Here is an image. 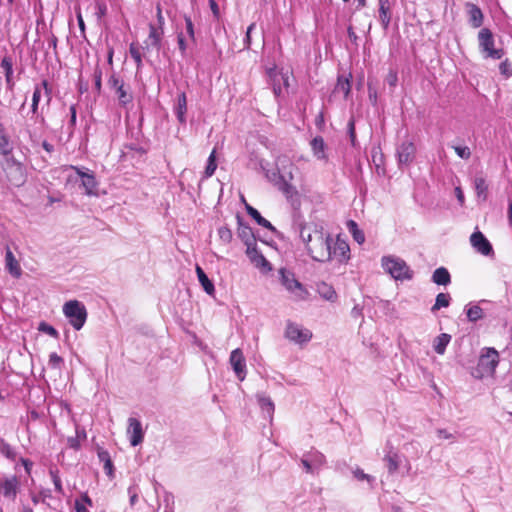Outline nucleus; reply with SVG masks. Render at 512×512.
Here are the masks:
<instances>
[{"mask_svg": "<svg viewBox=\"0 0 512 512\" xmlns=\"http://www.w3.org/2000/svg\"><path fill=\"white\" fill-rule=\"evenodd\" d=\"M5 262H6V269L8 270V272L13 277L19 278L22 274V271H21L18 261L16 260L15 256L13 255V253L9 247L6 248Z\"/></svg>", "mask_w": 512, "mask_h": 512, "instance_id": "22", "label": "nucleus"}, {"mask_svg": "<svg viewBox=\"0 0 512 512\" xmlns=\"http://www.w3.org/2000/svg\"><path fill=\"white\" fill-rule=\"evenodd\" d=\"M470 243L472 247L480 254L484 256H490L494 254L493 247L484 234L480 231H475L470 236Z\"/></svg>", "mask_w": 512, "mask_h": 512, "instance_id": "12", "label": "nucleus"}, {"mask_svg": "<svg viewBox=\"0 0 512 512\" xmlns=\"http://www.w3.org/2000/svg\"><path fill=\"white\" fill-rule=\"evenodd\" d=\"M69 111H70L69 129L71 130V133H72L74 130V127L76 125V121H77L76 105L75 104L71 105L69 108Z\"/></svg>", "mask_w": 512, "mask_h": 512, "instance_id": "55", "label": "nucleus"}, {"mask_svg": "<svg viewBox=\"0 0 512 512\" xmlns=\"http://www.w3.org/2000/svg\"><path fill=\"white\" fill-rule=\"evenodd\" d=\"M11 151L12 145L5 134L3 125L0 123V154L7 158V156H13Z\"/></svg>", "mask_w": 512, "mask_h": 512, "instance_id": "33", "label": "nucleus"}, {"mask_svg": "<svg viewBox=\"0 0 512 512\" xmlns=\"http://www.w3.org/2000/svg\"><path fill=\"white\" fill-rule=\"evenodd\" d=\"M255 27H256V24L251 23L247 28L246 36L244 39V44H245L246 49H249L251 46V32L255 29Z\"/></svg>", "mask_w": 512, "mask_h": 512, "instance_id": "57", "label": "nucleus"}, {"mask_svg": "<svg viewBox=\"0 0 512 512\" xmlns=\"http://www.w3.org/2000/svg\"><path fill=\"white\" fill-rule=\"evenodd\" d=\"M306 456L309 458L312 466L316 471L325 464V456L319 451H310L306 453Z\"/></svg>", "mask_w": 512, "mask_h": 512, "instance_id": "37", "label": "nucleus"}, {"mask_svg": "<svg viewBox=\"0 0 512 512\" xmlns=\"http://www.w3.org/2000/svg\"><path fill=\"white\" fill-rule=\"evenodd\" d=\"M48 365L52 369L61 370L64 365V359L56 352H53L49 355Z\"/></svg>", "mask_w": 512, "mask_h": 512, "instance_id": "45", "label": "nucleus"}, {"mask_svg": "<svg viewBox=\"0 0 512 512\" xmlns=\"http://www.w3.org/2000/svg\"><path fill=\"white\" fill-rule=\"evenodd\" d=\"M363 309L360 305H355L351 310V317L354 319H358L363 317Z\"/></svg>", "mask_w": 512, "mask_h": 512, "instance_id": "62", "label": "nucleus"}, {"mask_svg": "<svg viewBox=\"0 0 512 512\" xmlns=\"http://www.w3.org/2000/svg\"><path fill=\"white\" fill-rule=\"evenodd\" d=\"M311 148L318 159H325V142L321 136H316L311 141Z\"/></svg>", "mask_w": 512, "mask_h": 512, "instance_id": "31", "label": "nucleus"}, {"mask_svg": "<svg viewBox=\"0 0 512 512\" xmlns=\"http://www.w3.org/2000/svg\"><path fill=\"white\" fill-rule=\"evenodd\" d=\"M468 13V22L473 28H479L483 24L484 15L481 9L474 3L465 4Z\"/></svg>", "mask_w": 512, "mask_h": 512, "instance_id": "18", "label": "nucleus"}, {"mask_svg": "<svg viewBox=\"0 0 512 512\" xmlns=\"http://www.w3.org/2000/svg\"><path fill=\"white\" fill-rule=\"evenodd\" d=\"M474 188L478 198H481L483 201L487 199L488 195V184L484 177L476 176L474 179Z\"/></svg>", "mask_w": 512, "mask_h": 512, "instance_id": "30", "label": "nucleus"}, {"mask_svg": "<svg viewBox=\"0 0 512 512\" xmlns=\"http://www.w3.org/2000/svg\"><path fill=\"white\" fill-rule=\"evenodd\" d=\"M350 248L345 240L339 237L334 243L330 244V261L337 260L339 263H343L350 258Z\"/></svg>", "mask_w": 512, "mask_h": 512, "instance_id": "13", "label": "nucleus"}, {"mask_svg": "<svg viewBox=\"0 0 512 512\" xmlns=\"http://www.w3.org/2000/svg\"><path fill=\"white\" fill-rule=\"evenodd\" d=\"M383 460L386 462V467L390 474H393L398 470L401 462L400 456L397 453L392 452V447L389 448V451H387Z\"/></svg>", "mask_w": 512, "mask_h": 512, "instance_id": "26", "label": "nucleus"}, {"mask_svg": "<svg viewBox=\"0 0 512 512\" xmlns=\"http://www.w3.org/2000/svg\"><path fill=\"white\" fill-rule=\"evenodd\" d=\"M97 181L93 173L89 175H83L82 186L85 189L87 195H97Z\"/></svg>", "mask_w": 512, "mask_h": 512, "instance_id": "32", "label": "nucleus"}, {"mask_svg": "<svg viewBox=\"0 0 512 512\" xmlns=\"http://www.w3.org/2000/svg\"><path fill=\"white\" fill-rule=\"evenodd\" d=\"M93 77L95 82V89L98 93H100L102 88V70L98 65L94 69Z\"/></svg>", "mask_w": 512, "mask_h": 512, "instance_id": "50", "label": "nucleus"}, {"mask_svg": "<svg viewBox=\"0 0 512 512\" xmlns=\"http://www.w3.org/2000/svg\"><path fill=\"white\" fill-rule=\"evenodd\" d=\"M2 66L5 68V76H6V80L7 82H10V78H11V75H12V65L11 63L6 59L4 58L2 60Z\"/></svg>", "mask_w": 512, "mask_h": 512, "instance_id": "60", "label": "nucleus"}, {"mask_svg": "<svg viewBox=\"0 0 512 512\" xmlns=\"http://www.w3.org/2000/svg\"><path fill=\"white\" fill-rule=\"evenodd\" d=\"M242 201L245 204L246 212L248 213L249 216H251L256 221V223L258 225H260L264 228H267L274 233H277V229L267 219L262 217L257 209H255L254 207L249 205L243 196H242Z\"/></svg>", "mask_w": 512, "mask_h": 512, "instance_id": "20", "label": "nucleus"}, {"mask_svg": "<svg viewBox=\"0 0 512 512\" xmlns=\"http://www.w3.org/2000/svg\"><path fill=\"white\" fill-rule=\"evenodd\" d=\"M300 237L313 260L318 262L330 261V244L333 239L325 233L322 226L316 224H301Z\"/></svg>", "mask_w": 512, "mask_h": 512, "instance_id": "1", "label": "nucleus"}, {"mask_svg": "<svg viewBox=\"0 0 512 512\" xmlns=\"http://www.w3.org/2000/svg\"><path fill=\"white\" fill-rule=\"evenodd\" d=\"M238 220V237L246 245V248L256 243V238L253 234L252 228L243 223L240 216H237Z\"/></svg>", "mask_w": 512, "mask_h": 512, "instance_id": "19", "label": "nucleus"}, {"mask_svg": "<svg viewBox=\"0 0 512 512\" xmlns=\"http://www.w3.org/2000/svg\"><path fill=\"white\" fill-rule=\"evenodd\" d=\"M184 20H185L186 34L189 37V39L194 43L195 42L194 24L189 16H185Z\"/></svg>", "mask_w": 512, "mask_h": 512, "instance_id": "48", "label": "nucleus"}, {"mask_svg": "<svg viewBox=\"0 0 512 512\" xmlns=\"http://www.w3.org/2000/svg\"><path fill=\"white\" fill-rule=\"evenodd\" d=\"M397 159L400 167L409 166L415 156V146L410 141H404L397 147Z\"/></svg>", "mask_w": 512, "mask_h": 512, "instance_id": "14", "label": "nucleus"}, {"mask_svg": "<svg viewBox=\"0 0 512 512\" xmlns=\"http://www.w3.org/2000/svg\"><path fill=\"white\" fill-rule=\"evenodd\" d=\"M45 97L47 105H49L52 97H51V89L48 87L47 80H43L40 84H37L34 87L33 95H32V104H31V112L33 116L42 124H45V118L39 114V102L42 97Z\"/></svg>", "mask_w": 512, "mask_h": 512, "instance_id": "9", "label": "nucleus"}, {"mask_svg": "<svg viewBox=\"0 0 512 512\" xmlns=\"http://www.w3.org/2000/svg\"><path fill=\"white\" fill-rule=\"evenodd\" d=\"M63 314L74 329L80 330L87 319V310L78 300H70L63 305Z\"/></svg>", "mask_w": 512, "mask_h": 512, "instance_id": "6", "label": "nucleus"}, {"mask_svg": "<svg viewBox=\"0 0 512 512\" xmlns=\"http://www.w3.org/2000/svg\"><path fill=\"white\" fill-rule=\"evenodd\" d=\"M119 103L123 106L127 105L132 101V95L125 89L124 85L119 86L116 91Z\"/></svg>", "mask_w": 512, "mask_h": 512, "instance_id": "43", "label": "nucleus"}, {"mask_svg": "<svg viewBox=\"0 0 512 512\" xmlns=\"http://www.w3.org/2000/svg\"><path fill=\"white\" fill-rule=\"evenodd\" d=\"M175 115L181 124L186 123L187 98L184 92L178 94L177 103L174 108Z\"/></svg>", "mask_w": 512, "mask_h": 512, "instance_id": "23", "label": "nucleus"}, {"mask_svg": "<svg viewBox=\"0 0 512 512\" xmlns=\"http://www.w3.org/2000/svg\"><path fill=\"white\" fill-rule=\"evenodd\" d=\"M454 150L456 154L462 159H469L471 156V151L467 146H455Z\"/></svg>", "mask_w": 512, "mask_h": 512, "instance_id": "53", "label": "nucleus"}, {"mask_svg": "<svg viewBox=\"0 0 512 512\" xmlns=\"http://www.w3.org/2000/svg\"><path fill=\"white\" fill-rule=\"evenodd\" d=\"M354 477L358 480V481H367L368 484L372 487L374 482H375V477H373L372 475H369V474H366L362 469H360L359 467L355 468L353 471H352Z\"/></svg>", "mask_w": 512, "mask_h": 512, "instance_id": "44", "label": "nucleus"}, {"mask_svg": "<svg viewBox=\"0 0 512 512\" xmlns=\"http://www.w3.org/2000/svg\"><path fill=\"white\" fill-rule=\"evenodd\" d=\"M258 403L262 410L266 411L269 417H271L275 408L271 398L265 395H258Z\"/></svg>", "mask_w": 512, "mask_h": 512, "instance_id": "40", "label": "nucleus"}, {"mask_svg": "<svg viewBox=\"0 0 512 512\" xmlns=\"http://www.w3.org/2000/svg\"><path fill=\"white\" fill-rule=\"evenodd\" d=\"M3 169L8 181L15 187H21L27 180V172L24 165L16 160L14 156H7L4 159Z\"/></svg>", "mask_w": 512, "mask_h": 512, "instance_id": "5", "label": "nucleus"}, {"mask_svg": "<svg viewBox=\"0 0 512 512\" xmlns=\"http://www.w3.org/2000/svg\"><path fill=\"white\" fill-rule=\"evenodd\" d=\"M466 314L470 322H476L484 317V311L479 305H471L467 307Z\"/></svg>", "mask_w": 512, "mask_h": 512, "instance_id": "39", "label": "nucleus"}, {"mask_svg": "<svg viewBox=\"0 0 512 512\" xmlns=\"http://www.w3.org/2000/svg\"><path fill=\"white\" fill-rule=\"evenodd\" d=\"M451 297L448 293H439L436 296L435 303L431 308V311L434 313L441 308H446L450 305Z\"/></svg>", "mask_w": 512, "mask_h": 512, "instance_id": "38", "label": "nucleus"}, {"mask_svg": "<svg viewBox=\"0 0 512 512\" xmlns=\"http://www.w3.org/2000/svg\"><path fill=\"white\" fill-rule=\"evenodd\" d=\"M129 53L136 63V68L139 71L142 68V55L140 53L139 46L136 43H131L129 47Z\"/></svg>", "mask_w": 512, "mask_h": 512, "instance_id": "41", "label": "nucleus"}, {"mask_svg": "<svg viewBox=\"0 0 512 512\" xmlns=\"http://www.w3.org/2000/svg\"><path fill=\"white\" fill-rule=\"evenodd\" d=\"M246 255L255 267L260 268L263 271H271V264L258 250L256 243L246 248Z\"/></svg>", "mask_w": 512, "mask_h": 512, "instance_id": "15", "label": "nucleus"}, {"mask_svg": "<svg viewBox=\"0 0 512 512\" xmlns=\"http://www.w3.org/2000/svg\"><path fill=\"white\" fill-rule=\"evenodd\" d=\"M127 435L132 446H137L142 443L144 438V431L142 424L138 419L133 417L128 419Z\"/></svg>", "mask_w": 512, "mask_h": 512, "instance_id": "17", "label": "nucleus"}, {"mask_svg": "<svg viewBox=\"0 0 512 512\" xmlns=\"http://www.w3.org/2000/svg\"><path fill=\"white\" fill-rule=\"evenodd\" d=\"M301 464L303 465V467L307 473H314L316 471L314 469V467L312 466L309 458L306 456V454L303 455V457L301 459Z\"/></svg>", "mask_w": 512, "mask_h": 512, "instance_id": "59", "label": "nucleus"}, {"mask_svg": "<svg viewBox=\"0 0 512 512\" xmlns=\"http://www.w3.org/2000/svg\"><path fill=\"white\" fill-rule=\"evenodd\" d=\"M50 475H51L52 481H53V483H54V486H55V490H56V492H58V493H60V494H63V488H62L61 479H60V477L58 476L57 471H53V470H51V471H50Z\"/></svg>", "mask_w": 512, "mask_h": 512, "instance_id": "54", "label": "nucleus"}, {"mask_svg": "<svg viewBox=\"0 0 512 512\" xmlns=\"http://www.w3.org/2000/svg\"><path fill=\"white\" fill-rule=\"evenodd\" d=\"M0 452L8 459L15 460L16 458V452L13 449V447L5 442L4 440H1L0 442Z\"/></svg>", "mask_w": 512, "mask_h": 512, "instance_id": "46", "label": "nucleus"}, {"mask_svg": "<svg viewBox=\"0 0 512 512\" xmlns=\"http://www.w3.org/2000/svg\"><path fill=\"white\" fill-rule=\"evenodd\" d=\"M196 273H197V277H198V280L203 288V290L208 294V295H214L215 293V287H214V284L213 282L208 278V276L206 275V273L204 272V270L199 266L197 265L196 266Z\"/></svg>", "mask_w": 512, "mask_h": 512, "instance_id": "24", "label": "nucleus"}, {"mask_svg": "<svg viewBox=\"0 0 512 512\" xmlns=\"http://www.w3.org/2000/svg\"><path fill=\"white\" fill-rule=\"evenodd\" d=\"M347 228H348L349 232L351 233L353 239L358 244H362L365 241L364 232L361 229H359V227L355 221H353V220L348 221Z\"/></svg>", "mask_w": 512, "mask_h": 512, "instance_id": "36", "label": "nucleus"}, {"mask_svg": "<svg viewBox=\"0 0 512 512\" xmlns=\"http://www.w3.org/2000/svg\"><path fill=\"white\" fill-rule=\"evenodd\" d=\"M317 291L325 300L334 302L337 299V293L334 288L326 283H321L317 287Z\"/></svg>", "mask_w": 512, "mask_h": 512, "instance_id": "35", "label": "nucleus"}, {"mask_svg": "<svg viewBox=\"0 0 512 512\" xmlns=\"http://www.w3.org/2000/svg\"><path fill=\"white\" fill-rule=\"evenodd\" d=\"M494 36L489 28H482L478 33V44L484 58L499 60L504 56L503 49L494 47Z\"/></svg>", "mask_w": 512, "mask_h": 512, "instance_id": "7", "label": "nucleus"}, {"mask_svg": "<svg viewBox=\"0 0 512 512\" xmlns=\"http://www.w3.org/2000/svg\"><path fill=\"white\" fill-rule=\"evenodd\" d=\"M379 19L383 28L387 29L391 20L390 9L387 0H379Z\"/></svg>", "mask_w": 512, "mask_h": 512, "instance_id": "28", "label": "nucleus"}, {"mask_svg": "<svg viewBox=\"0 0 512 512\" xmlns=\"http://www.w3.org/2000/svg\"><path fill=\"white\" fill-rule=\"evenodd\" d=\"M382 268L395 280H411L413 271L407 263L396 256H383L381 259Z\"/></svg>", "mask_w": 512, "mask_h": 512, "instance_id": "2", "label": "nucleus"}, {"mask_svg": "<svg viewBox=\"0 0 512 512\" xmlns=\"http://www.w3.org/2000/svg\"><path fill=\"white\" fill-rule=\"evenodd\" d=\"M280 282L285 289L292 295L296 301L306 299L308 291L306 288L295 278L293 272L281 268L279 270Z\"/></svg>", "mask_w": 512, "mask_h": 512, "instance_id": "8", "label": "nucleus"}, {"mask_svg": "<svg viewBox=\"0 0 512 512\" xmlns=\"http://www.w3.org/2000/svg\"><path fill=\"white\" fill-rule=\"evenodd\" d=\"M285 337L291 342L302 345L312 339V332L299 324L288 321L285 329Z\"/></svg>", "mask_w": 512, "mask_h": 512, "instance_id": "10", "label": "nucleus"}, {"mask_svg": "<svg viewBox=\"0 0 512 512\" xmlns=\"http://www.w3.org/2000/svg\"><path fill=\"white\" fill-rule=\"evenodd\" d=\"M177 42H178L179 50H180L181 54L184 56L186 53V50H187V43L185 41V38H184V35L182 32L178 34Z\"/></svg>", "mask_w": 512, "mask_h": 512, "instance_id": "58", "label": "nucleus"}, {"mask_svg": "<svg viewBox=\"0 0 512 512\" xmlns=\"http://www.w3.org/2000/svg\"><path fill=\"white\" fill-rule=\"evenodd\" d=\"M20 488V479L16 475L0 477V494L4 498L15 501Z\"/></svg>", "mask_w": 512, "mask_h": 512, "instance_id": "11", "label": "nucleus"}, {"mask_svg": "<svg viewBox=\"0 0 512 512\" xmlns=\"http://www.w3.org/2000/svg\"><path fill=\"white\" fill-rule=\"evenodd\" d=\"M38 330L40 332H43V333H46V334L50 335L53 338H56V339L59 338L58 331L53 326L48 324L47 322H44V321L40 322L39 326H38Z\"/></svg>", "mask_w": 512, "mask_h": 512, "instance_id": "47", "label": "nucleus"}, {"mask_svg": "<svg viewBox=\"0 0 512 512\" xmlns=\"http://www.w3.org/2000/svg\"><path fill=\"white\" fill-rule=\"evenodd\" d=\"M98 458L103 463L104 470L108 476H113V463L108 451L104 449L98 450Z\"/></svg>", "mask_w": 512, "mask_h": 512, "instance_id": "34", "label": "nucleus"}, {"mask_svg": "<svg viewBox=\"0 0 512 512\" xmlns=\"http://www.w3.org/2000/svg\"><path fill=\"white\" fill-rule=\"evenodd\" d=\"M163 34L164 31L162 27H156L153 24L149 25L148 41H150V46L155 48L157 51L161 49ZM145 43L147 44L146 48L148 49L149 44L147 43V41Z\"/></svg>", "mask_w": 512, "mask_h": 512, "instance_id": "21", "label": "nucleus"}, {"mask_svg": "<svg viewBox=\"0 0 512 512\" xmlns=\"http://www.w3.org/2000/svg\"><path fill=\"white\" fill-rule=\"evenodd\" d=\"M432 282L437 285L447 286L451 283V276L445 267H439L432 274Z\"/></svg>", "mask_w": 512, "mask_h": 512, "instance_id": "25", "label": "nucleus"}, {"mask_svg": "<svg viewBox=\"0 0 512 512\" xmlns=\"http://www.w3.org/2000/svg\"><path fill=\"white\" fill-rule=\"evenodd\" d=\"M69 448L78 450L80 448V429L76 428V435L67 439Z\"/></svg>", "mask_w": 512, "mask_h": 512, "instance_id": "49", "label": "nucleus"}, {"mask_svg": "<svg viewBox=\"0 0 512 512\" xmlns=\"http://www.w3.org/2000/svg\"><path fill=\"white\" fill-rule=\"evenodd\" d=\"M229 362L240 381H243L246 376V362L241 349H234L229 358Z\"/></svg>", "mask_w": 512, "mask_h": 512, "instance_id": "16", "label": "nucleus"}, {"mask_svg": "<svg viewBox=\"0 0 512 512\" xmlns=\"http://www.w3.org/2000/svg\"><path fill=\"white\" fill-rule=\"evenodd\" d=\"M499 363V354L494 348H486L479 357L477 367L472 375L477 379L493 376Z\"/></svg>", "mask_w": 512, "mask_h": 512, "instance_id": "3", "label": "nucleus"}, {"mask_svg": "<svg viewBox=\"0 0 512 512\" xmlns=\"http://www.w3.org/2000/svg\"><path fill=\"white\" fill-rule=\"evenodd\" d=\"M108 84L110 85L111 88L115 89L116 91L118 90V87L119 86H122L124 85L123 81L120 80L118 77H116L115 75H112L109 80H108Z\"/></svg>", "mask_w": 512, "mask_h": 512, "instance_id": "61", "label": "nucleus"}, {"mask_svg": "<svg viewBox=\"0 0 512 512\" xmlns=\"http://www.w3.org/2000/svg\"><path fill=\"white\" fill-rule=\"evenodd\" d=\"M347 130L349 134V138L351 141V144L355 146L356 143V132H355V120L353 117L350 118L347 124Z\"/></svg>", "mask_w": 512, "mask_h": 512, "instance_id": "51", "label": "nucleus"}, {"mask_svg": "<svg viewBox=\"0 0 512 512\" xmlns=\"http://www.w3.org/2000/svg\"><path fill=\"white\" fill-rule=\"evenodd\" d=\"M128 494H129V498H130V504L134 505L138 499V494H137L136 489L133 487H129Z\"/></svg>", "mask_w": 512, "mask_h": 512, "instance_id": "64", "label": "nucleus"}, {"mask_svg": "<svg viewBox=\"0 0 512 512\" xmlns=\"http://www.w3.org/2000/svg\"><path fill=\"white\" fill-rule=\"evenodd\" d=\"M216 151L215 149L211 152L210 156L208 157V161H207V165L205 167V171H204V174H205V177H211L216 168H217V164H216Z\"/></svg>", "mask_w": 512, "mask_h": 512, "instance_id": "42", "label": "nucleus"}, {"mask_svg": "<svg viewBox=\"0 0 512 512\" xmlns=\"http://www.w3.org/2000/svg\"><path fill=\"white\" fill-rule=\"evenodd\" d=\"M265 175L266 178L285 195L292 205H299V193L296 187L288 183L286 176L280 173L279 169L267 170Z\"/></svg>", "mask_w": 512, "mask_h": 512, "instance_id": "4", "label": "nucleus"}, {"mask_svg": "<svg viewBox=\"0 0 512 512\" xmlns=\"http://www.w3.org/2000/svg\"><path fill=\"white\" fill-rule=\"evenodd\" d=\"M451 341V335L447 333H442L438 335L434 341H433V349L434 351L439 354L443 355L446 351V347Z\"/></svg>", "mask_w": 512, "mask_h": 512, "instance_id": "27", "label": "nucleus"}, {"mask_svg": "<svg viewBox=\"0 0 512 512\" xmlns=\"http://www.w3.org/2000/svg\"><path fill=\"white\" fill-rule=\"evenodd\" d=\"M499 69L502 75H504L506 78H509L512 76V68L510 64L507 62V60L503 61L499 65Z\"/></svg>", "mask_w": 512, "mask_h": 512, "instance_id": "56", "label": "nucleus"}, {"mask_svg": "<svg viewBox=\"0 0 512 512\" xmlns=\"http://www.w3.org/2000/svg\"><path fill=\"white\" fill-rule=\"evenodd\" d=\"M437 436L441 439H453L454 436L452 433H449L446 429H437Z\"/></svg>", "mask_w": 512, "mask_h": 512, "instance_id": "63", "label": "nucleus"}, {"mask_svg": "<svg viewBox=\"0 0 512 512\" xmlns=\"http://www.w3.org/2000/svg\"><path fill=\"white\" fill-rule=\"evenodd\" d=\"M218 235L220 239L225 243H229L232 240V232L227 227H220L218 229Z\"/></svg>", "mask_w": 512, "mask_h": 512, "instance_id": "52", "label": "nucleus"}, {"mask_svg": "<svg viewBox=\"0 0 512 512\" xmlns=\"http://www.w3.org/2000/svg\"><path fill=\"white\" fill-rule=\"evenodd\" d=\"M343 93L344 98L347 99L351 92V84L348 77L343 75L338 76L337 83L334 88V93Z\"/></svg>", "mask_w": 512, "mask_h": 512, "instance_id": "29", "label": "nucleus"}]
</instances>
